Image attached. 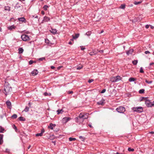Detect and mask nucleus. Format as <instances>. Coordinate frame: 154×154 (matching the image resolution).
Segmentation results:
<instances>
[{
  "label": "nucleus",
  "instance_id": "nucleus-12",
  "mask_svg": "<svg viewBox=\"0 0 154 154\" xmlns=\"http://www.w3.org/2000/svg\"><path fill=\"white\" fill-rule=\"evenodd\" d=\"M38 73V71L37 69H34L31 72V74L33 76L36 75Z\"/></svg>",
  "mask_w": 154,
  "mask_h": 154
},
{
  "label": "nucleus",
  "instance_id": "nucleus-6",
  "mask_svg": "<svg viewBox=\"0 0 154 154\" xmlns=\"http://www.w3.org/2000/svg\"><path fill=\"white\" fill-rule=\"evenodd\" d=\"M153 102L154 103V101ZM145 103L147 107L154 106V103H151L149 100L145 101Z\"/></svg>",
  "mask_w": 154,
  "mask_h": 154
},
{
  "label": "nucleus",
  "instance_id": "nucleus-31",
  "mask_svg": "<svg viewBox=\"0 0 154 154\" xmlns=\"http://www.w3.org/2000/svg\"><path fill=\"white\" fill-rule=\"evenodd\" d=\"M138 63V60H133L132 61V63L134 65H136Z\"/></svg>",
  "mask_w": 154,
  "mask_h": 154
},
{
  "label": "nucleus",
  "instance_id": "nucleus-51",
  "mask_svg": "<svg viewBox=\"0 0 154 154\" xmlns=\"http://www.w3.org/2000/svg\"><path fill=\"white\" fill-rule=\"evenodd\" d=\"M81 49L82 50H84L85 49V48L84 47H83L82 46H80Z\"/></svg>",
  "mask_w": 154,
  "mask_h": 154
},
{
  "label": "nucleus",
  "instance_id": "nucleus-59",
  "mask_svg": "<svg viewBox=\"0 0 154 154\" xmlns=\"http://www.w3.org/2000/svg\"><path fill=\"white\" fill-rule=\"evenodd\" d=\"M41 13L42 14L44 15L45 14V12L44 11H41Z\"/></svg>",
  "mask_w": 154,
  "mask_h": 154
},
{
  "label": "nucleus",
  "instance_id": "nucleus-44",
  "mask_svg": "<svg viewBox=\"0 0 154 154\" xmlns=\"http://www.w3.org/2000/svg\"><path fill=\"white\" fill-rule=\"evenodd\" d=\"M145 82L146 83L148 84H151L152 82V81H148L147 80H145Z\"/></svg>",
  "mask_w": 154,
  "mask_h": 154
},
{
  "label": "nucleus",
  "instance_id": "nucleus-64",
  "mask_svg": "<svg viewBox=\"0 0 154 154\" xmlns=\"http://www.w3.org/2000/svg\"><path fill=\"white\" fill-rule=\"evenodd\" d=\"M68 44H69V45H72V42H71V41H70V42H69Z\"/></svg>",
  "mask_w": 154,
  "mask_h": 154
},
{
  "label": "nucleus",
  "instance_id": "nucleus-16",
  "mask_svg": "<svg viewBox=\"0 0 154 154\" xmlns=\"http://www.w3.org/2000/svg\"><path fill=\"white\" fill-rule=\"evenodd\" d=\"M16 27L14 26V25L12 26H10L8 27V29L10 30H12L13 29H15Z\"/></svg>",
  "mask_w": 154,
  "mask_h": 154
},
{
  "label": "nucleus",
  "instance_id": "nucleus-45",
  "mask_svg": "<svg viewBox=\"0 0 154 154\" xmlns=\"http://www.w3.org/2000/svg\"><path fill=\"white\" fill-rule=\"evenodd\" d=\"M45 59V57H42L38 59V61H42L43 60Z\"/></svg>",
  "mask_w": 154,
  "mask_h": 154
},
{
  "label": "nucleus",
  "instance_id": "nucleus-11",
  "mask_svg": "<svg viewBox=\"0 0 154 154\" xmlns=\"http://www.w3.org/2000/svg\"><path fill=\"white\" fill-rule=\"evenodd\" d=\"M18 19L20 21H21L24 23H26V20L24 17L19 18H18Z\"/></svg>",
  "mask_w": 154,
  "mask_h": 154
},
{
  "label": "nucleus",
  "instance_id": "nucleus-27",
  "mask_svg": "<svg viewBox=\"0 0 154 154\" xmlns=\"http://www.w3.org/2000/svg\"><path fill=\"white\" fill-rule=\"evenodd\" d=\"M18 119L20 121H25L26 120L25 118L22 116L19 117Z\"/></svg>",
  "mask_w": 154,
  "mask_h": 154
},
{
  "label": "nucleus",
  "instance_id": "nucleus-49",
  "mask_svg": "<svg viewBox=\"0 0 154 154\" xmlns=\"http://www.w3.org/2000/svg\"><path fill=\"white\" fill-rule=\"evenodd\" d=\"M106 91V89H103L101 92V93H103Z\"/></svg>",
  "mask_w": 154,
  "mask_h": 154
},
{
  "label": "nucleus",
  "instance_id": "nucleus-55",
  "mask_svg": "<svg viewBox=\"0 0 154 154\" xmlns=\"http://www.w3.org/2000/svg\"><path fill=\"white\" fill-rule=\"evenodd\" d=\"M73 93V92L72 91H69L68 92V94H72V93Z\"/></svg>",
  "mask_w": 154,
  "mask_h": 154
},
{
  "label": "nucleus",
  "instance_id": "nucleus-47",
  "mask_svg": "<svg viewBox=\"0 0 154 154\" xmlns=\"http://www.w3.org/2000/svg\"><path fill=\"white\" fill-rule=\"evenodd\" d=\"M33 63V60H30L29 62V65H31Z\"/></svg>",
  "mask_w": 154,
  "mask_h": 154
},
{
  "label": "nucleus",
  "instance_id": "nucleus-40",
  "mask_svg": "<svg viewBox=\"0 0 154 154\" xmlns=\"http://www.w3.org/2000/svg\"><path fill=\"white\" fill-rule=\"evenodd\" d=\"M91 31H89L86 32V33H85V35H87L89 36L91 35Z\"/></svg>",
  "mask_w": 154,
  "mask_h": 154
},
{
  "label": "nucleus",
  "instance_id": "nucleus-13",
  "mask_svg": "<svg viewBox=\"0 0 154 154\" xmlns=\"http://www.w3.org/2000/svg\"><path fill=\"white\" fill-rule=\"evenodd\" d=\"M55 124L51 123L48 126V128L52 130L53 129V127H55Z\"/></svg>",
  "mask_w": 154,
  "mask_h": 154
},
{
  "label": "nucleus",
  "instance_id": "nucleus-39",
  "mask_svg": "<svg viewBox=\"0 0 154 154\" xmlns=\"http://www.w3.org/2000/svg\"><path fill=\"white\" fill-rule=\"evenodd\" d=\"M128 150L129 152H133L134 149L133 148L132 149L131 148L129 147L128 149Z\"/></svg>",
  "mask_w": 154,
  "mask_h": 154
},
{
  "label": "nucleus",
  "instance_id": "nucleus-10",
  "mask_svg": "<svg viewBox=\"0 0 154 154\" xmlns=\"http://www.w3.org/2000/svg\"><path fill=\"white\" fill-rule=\"evenodd\" d=\"M75 121L76 122H81L82 121V119L81 118L79 117V115L78 116H77L75 118Z\"/></svg>",
  "mask_w": 154,
  "mask_h": 154
},
{
  "label": "nucleus",
  "instance_id": "nucleus-20",
  "mask_svg": "<svg viewBox=\"0 0 154 154\" xmlns=\"http://www.w3.org/2000/svg\"><path fill=\"white\" fill-rule=\"evenodd\" d=\"M18 53L19 54H21L23 53V49L22 48H20L18 49Z\"/></svg>",
  "mask_w": 154,
  "mask_h": 154
},
{
  "label": "nucleus",
  "instance_id": "nucleus-53",
  "mask_svg": "<svg viewBox=\"0 0 154 154\" xmlns=\"http://www.w3.org/2000/svg\"><path fill=\"white\" fill-rule=\"evenodd\" d=\"M144 53L146 54H150V52L149 51H145Z\"/></svg>",
  "mask_w": 154,
  "mask_h": 154
},
{
  "label": "nucleus",
  "instance_id": "nucleus-46",
  "mask_svg": "<svg viewBox=\"0 0 154 154\" xmlns=\"http://www.w3.org/2000/svg\"><path fill=\"white\" fill-rule=\"evenodd\" d=\"M89 54L91 56H92L95 54V53L94 52H91Z\"/></svg>",
  "mask_w": 154,
  "mask_h": 154
},
{
  "label": "nucleus",
  "instance_id": "nucleus-37",
  "mask_svg": "<svg viewBox=\"0 0 154 154\" xmlns=\"http://www.w3.org/2000/svg\"><path fill=\"white\" fill-rule=\"evenodd\" d=\"M69 140L70 141H75L76 140V139L75 138L70 137L69 138Z\"/></svg>",
  "mask_w": 154,
  "mask_h": 154
},
{
  "label": "nucleus",
  "instance_id": "nucleus-42",
  "mask_svg": "<svg viewBox=\"0 0 154 154\" xmlns=\"http://www.w3.org/2000/svg\"><path fill=\"white\" fill-rule=\"evenodd\" d=\"M43 135V134H42V133H37L36 134L35 136L37 137L38 136H42Z\"/></svg>",
  "mask_w": 154,
  "mask_h": 154
},
{
  "label": "nucleus",
  "instance_id": "nucleus-43",
  "mask_svg": "<svg viewBox=\"0 0 154 154\" xmlns=\"http://www.w3.org/2000/svg\"><path fill=\"white\" fill-rule=\"evenodd\" d=\"M140 72L141 73H144V71L143 70V68L142 67L140 68Z\"/></svg>",
  "mask_w": 154,
  "mask_h": 154
},
{
  "label": "nucleus",
  "instance_id": "nucleus-18",
  "mask_svg": "<svg viewBox=\"0 0 154 154\" xmlns=\"http://www.w3.org/2000/svg\"><path fill=\"white\" fill-rule=\"evenodd\" d=\"M133 51V49H131L129 50L128 51L126 52V54L128 55H129L130 54H131Z\"/></svg>",
  "mask_w": 154,
  "mask_h": 154
},
{
  "label": "nucleus",
  "instance_id": "nucleus-57",
  "mask_svg": "<svg viewBox=\"0 0 154 154\" xmlns=\"http://www.w3.org/2000/svg\"><path fill=\"white\" fill-rule=\"evenodd\" d=\"M44 95L45 96H48V93H47V92H45L44 93Z\"/></svg>",
  "mask_w": 154,
  "mask_h": 154
},
{
  "label": "nucleus",
  "instance_id": "nucleus-41",
  "mask_svg": "<svg viewBox=\"0 0 154 154\" xmlns=\"http://www.w3.org/2000/svg\"><path fill=\"white\" fill-rule=\"evenodd\" d=\"M141 99L140 100V101H143V100H145L146 101V100H147V97H141Z\"/></svg>",
  "mask_w": 154,
  "mask_h": 154
},
{
  "label": "nucleus",
  "instance_id": "nucleus-61",
  "mask_svg": "<svg viewBox=\"0 0 154 154\" xmlns=\"http://www.w3.org/2000/svg\"><path fill=\"white\" fill-rule=\"evenodd\" d=\"M149 133H150V134H154V131H151L149 132Z\"/></svg>",
  "mask_w": 154,
  "mask_h": 154
},
{
  "label": "nucleus",
  "instance_id": "nucleus-60",
  "mask_svg": "<svg viewBox=\"0 0 154 154\" xmlns=\"http://www.w3.org/2000/svg\"><path fill=\"white\" fill-rule=\"evenodd\" d=\"M51 69H54L55 68V67L54 66H51Z\"/></svg>",
  "mask_w": 154,
  "mask_h": 154
},
{
  "label": "nucleus",
  "instance_id": "nucleus-62",
  "mask_svg": "<svg viewBox=\"0 0 154 154\" xmlns=\"http://www.w3.org/2000/svg\"><path fill=\"white\" fill-rule=\"evenodd\" d=\"M154 65V63H150V64H149V65L150 66H151V65Z\"/></svg>",
  "mask_w": 154,
  "mask_h": 154
},
{
  "label": "nucleus",
  "instance_id": "nucleus-63",
  "mask_svg": "<svg viewBox=\"0 0 154 154\" xmlns=\"http://www.w3.org/2000/svg\"><path fill=\"white\" fill-rule=\"evenodd\" d=\"M89 127L91 128H93V127L90 124H89L88 125Z\"/></svg>",
  "mask_w": 154,
  "mask_h": 154
},
{
  "label": "nucleus",
  "instance_id": "nucleus-48",
  "mask_svg": "<svg viewBox=\"0 0 154 154\" xmlns=\"http://www.w3.org/2000/svg\"><path fill=\"white\" fill-rule=\"evenodd\" d=\"M13 128L15 130V131L17 130V127L14 124L13 125Z\"/></svg>",
  "mask_w": 154,
  "mask_h": 154
},
{
  "label": "nucleus",
  "instance_id": "nucleus-4",
  "mask_svg": "<svg viewBox=\"0 0 154 154\" xmlns=\"http://www.w3.org/2000/svg\"><path fill=\"white\" fill-rule=\"evenodd\" d=\"M79 117L81 118L82 119V121L83 122L84 119H87L88 118V116L87 114H83L82 113H81L79 114Z\"/></svg>",
  "mask_w": 154,
  "mask_h": 154
},
{
  "label": "nucleus",
  "instance_id": "nucleus-1",
  "mask_svg": "<svg viewBox=\"0 0 154 154\" xmlns=\"http://www.w3.org/2000/svg\"><path fill=\"white\" fill-rule=\"evenodd\" d=\"M12 89L10 85V84L8 82H5L4 85V88L3 90V92L6 96L7 95L10 94Z\"/></svg>",
  "mask_w": 154,
  "mask_h": 154
},
{
  "label": "nucleus",
  "instance_id": "nucleus-23",
  "mask_svg": "<svg viewBox=\"0 0 154 154\" xmlns=\"http://www.w3.org/2000/svg\"><path fill=\"white\" fill-rule=\"evenodd\" d=\"M57 114H59L60 113H62L63 112V109H59L57 111Z\"/></svg>",
  "mask_w": 154,
  "mask_h": 154
},
{
  "label": "nucleus",
  "instance_id": "nucleus-9",
  "mask_svg": "<svg viewBox=\"0 0 154 154\" xmlns=\"http://www.w3.org/2000/svg\"><path fill=\"white\" fill-rule=\"evenodd\" d=\"M6 104L7 107L9 109H11V102L9 101L8 100L6 102Z\"/></svg>",
  "mask_w": 154,
  "mask_h": 154
},
{
  "label": "nucleus",
  "instance_id": "nucleus-35",
  "mask_svg": "<svg viewBox=\"0 0 154 154\" xmlns=\"http://www.w3.org/2000/svg\"><path fill=\"white\" fill-rule=\"evenodd\" d=\"M83 68V66L82 65H80L79 66H77V69L78 70H79Z\"/></svg>",
  "mask_w": 154,
  "mask_h": 154
},
{
  "label": "nucleus",
  "instance_id": "nucleus-19",
  "mask_svg": "<svg viewBox=\"0 0 154 154\" xmlns=\"http://www.w3.org/2000/svg\"><path fill=\"white\" fill-rule=\"evenodd\" d=\"M79 34L77 33V34H75V35H72V37L73 39H76L77 38H78L79 37Z\"/></svg>",
  "mask_w": 154,
  "mask_h": 154
},
{
  "label": "nucleus",
  "instance_id": "nucleus-38",
  "mask_svg": "<svg viewBox=\"0 0 154 154\" xmlns=\"http://www.w3.org/2000/svg\"><path fill=\"white\" fill-rule=\"evenodd\" d=\"M17 117V114H14L11 116V118L14 119H15Z\"/></svg>",
  "mask_w": 154,
  "mask_h": 154
},
{
  "label": "nucleus",
  "instance_id": "nucleus-5",
  "mask_svg": "<svg viewBox=\"0 0 154 154\" xmlns=\"http://www.w3.org/2000/svg\"><path fill=\"white\" fill-rule=\"evenodd\" d=\"M21 38L24 41H26L30 40L29 37L27 35L23 34L21 36Z\"/></svg>",
  "mask_w": 154,
  "mask_h": 154
},
{
  "label": "nucleus",
  "instance_id": "nucleus-24",
  "mask_svg": "<svg viewBox=\"0 0 154 154\" xmlns=\"http://www.w3.org/2000/svg\"><path fill=\"white\" fill-rule=\"evenodd\" d=\"M20 7V6L18 3H17L16 5L14 6V8L15 9H18Z\"/></svg>",
  "mask_w": 154,
  "mask_h": 154
},
{
  "label": "nucleus",
  "instance_id": "nucleus-17",
  "mask_svg": "<svg viewBox=\"0 0 154 154\" xmlns=\"http://www.w3.org/2000/svg\"><path fill=\"white\" fill-rule=\"evenodd\" d=\"M50 32L53 33L54 34H56L57 31V30L56 29H51V30H50Z\"/></svg>",
  "mask_w": 154,
  "mask_h": 154
},
{
  "label": "nucleus",
  "instance_id": "nucleus-30",
  "mask_svg": "<svg viewBox=\"0 0 154 154\" xmlns=\"http://www.w3.org/2000/svg\"><path fill=\"white\" fill-rule=\"evenodd\" d=\"M145 90L144 89H140L139 91V93L140 94H144V93Z\"/></svg>",
  "mask_w": 154,
  "mask_h": 154
},
{
  "label": "nucleus",
  "instance_id": "nucleus-36",
  "mask_svg": "<svg viewBox=\"0 0 154 154\" xmlns=\"http://www.w3.org/2000/svg\"><path fill=\"white\" fill-rule=\"evenodd\" d=\"M142 2H136L135 1L134 2V4L135 5H138V4H140Z\"/></svg>",
  "mask_w": 154,
  "mask_h": 154
},
{
  "label": "nucleus",
  "instance_id": "nucleus-3",
  "mask_svg": "<svg viewBox=\"0 0 154 154\" xmlns=\"http://www.w3.org/2000/svg\"><path fill=\"white\" fill-rule=\"evenodd\" d=\"M116 110L120 113H123L125 111V108L122 106H119L116 109Z\"/></svg>",
  "mask_w": 154,
  "mask_h": 154
},
{
  "label": "nucleus",
  "instance_id": "nucleus-2",
  "mask_svg": "<svg viewBox=\"0 0 154 154\" xmlns=\"http://www.w3.org/2000/svg\"><path fill=\"white\" fill-rule=\"evenodd\" d=\"M132 109L134 112L138 113L142 112L143 111V108L141 106L133 107L132 108Z\"/></svg>",
  "mask_w": 154,
  "mask_h": 154
},
{
  "label": "nucleus",
  "instance_id": "nucleus-25",
  "mask_svg": "<svg viewBox=\"0 0 154 154\" xmlns=\"http://www.w3.org/2000/svg\"><path fill=\"white\" fill-rule=\"evenodd\" d=\"M125 7V4H122L121 5L119 8L123 9H124Z\"/></svg>",
  "mask_w": 154,
  "mask_h": 154
},
{
  "label": "nucleus",
  "instance_id": "nucleus-28",
  "mask_svg": "<svg viewBox=\"0 0 154 154\" xmlns=\"http://www.w3.org/2000/svg\"><path fill=\"white\" fill-rule=\"evenodd\" d=\"M79 138L81 140L83 141H84L85 140V138L82 136H80L79 137Z\"/></svg>",
  "mask_w": 154,
  "mask_h": 154
},
{
  "label": "nucleus",
  "instance_id": "nucleus-14",
  "mask_svg": "<svg viewBox=\"0 0 154 154\" xmlns=\"http://www.w3.org/2000/svg\"><path fill=\"white\" fill-rule=\"evenodd\" d=\"M50 18L48 17L47 16H45L43 18V21H45V22H48L50 20Z\"/></svg>",
  "mask_w": 154,
  "mask_h": 154
},
{
  "label": "nucleus",
  "instance_id": "nucleus-22",
  "mask_svg": "<svg viewBox=\"0 0 154 154\" xmlns=\"http://www.w3.org/2000/svg\"><path fill=\"white\" fill-rule=\"evenodd\" d=\"M128 80L130 82H133L136 80V79L134 78L131 77Z\"/></svg>",
  "mask_w": 154,
  "mask_h": 154
},
{
  "label": "nucleus",
  "instance_id": "nucleus-29",
  "mask_svg": "<svg viewBox=\"0 0 154 154\" xmlns=\"http://www.w3.org/2000/svg\"><path fill=\"white\" fill-rule=\"evenodd\" d=\"M116 79V76L113 77L111 78V80L112 82H117V81H115Z\"/></svg>",
  "mask_w": 154,
  "mask_h": 154
},
{
  "label": "nucleus",
  "instance_id": "nucleus-50",
  "mask_svg": "<svg viewBox=\"0 0 154 154\" xmlns=\"http://www.w3.org/2000/svg\"><path fill=\"white\" fill-rule=\"evenodd\" d=\"M93 81H94L93 79H89V80H88V82L89 83H91V82H93Z\"/></svg>",
  "mask_w": 154,
  "mask_h": 154
},
{
  "label": "nucleus",
  "instance_id": "nucleus-7",
  "mask_svg": "<svg viewBox=\"0 0 154 154\" xmlns=\"http://www.w3.org/2000/svg\"><path fill=\"white\" fill-rule=\"evenodd\" d=\"M71 118L69 117H65L63 118L62 119V122L63 124L66 123L68 121L71 120Z\"/></svg>",
  "mask_w": 154,
  "mask_h": 154
},
{
  "label": "nucleus",
  "instance_id": "nucleus-15",
  "mask_svg": "<svg viewBox=\"0 0 154 154\" xmlns=\"http://www.w3.org/2000/svg\"><path fill=\"white\" fill-rule=\"evenodd\" d=\"M3 135L0 134V144H2L3 143Z\"/></svg>",
  "mask_w": 154,
  "mask_h": 154
},
{
  "label": "nucleus",
  "instance_id": "nucleus-8",
  "mask_svg": "<svg viewBox=\"0 0 154 154\" xmlns=\"http://www.w3.org/2000/svg\"><path fill=\"white\" fill-rule=\"evenodd\" d=\"M105 101V100L102 98L101 100L98 102L97 103V104L98 105H101L102 106H103L105 103L104 102Z\"/></svg>",
  "mask_w": 154,
  "mask_h": 154
},
{
  "label": "nucleus",
  "instance_id": "nucleus-26",
  "mask_svg": "<svg viewBox=\"0 0 154 154\" xmlns=\"http://www.w3.org/2000/svg\"><path fill=\"white\" fill-rule=\"evenodd\" d=\"M5 131V129L1 126H0V133H3V131Z\"/></svg>",
  "mask_w": 154,
  "mask_h": 154
},
{
  "label": "nucleus",
  "instance_id": "nucleus-54",
  "mask_svg": "<svg viewBox=\"0 0 154 154\" xmlns=\"http://www.w3.org/2000/svg\"><path fill=\"white\" fill-rule=\"evenodd\" d=\"M98 52H100V54H103V50H101L99 51Z\"/></svg>",
  "mask_w": 154,
  "mask_h": 154
},
{
  "label": "nucleus",
  "instance_id": "nucleus-34",
  "mask_svg": "<svg viewBox=\"0 0 154 154\" xmlns=\"http://www.w3.org/2000/svg\"><path fill=\"white\" fill-rule=\"evenodd\" d=\"M29 107H28V106H26L25 109L23 110V111L25 112H27L29 111Z\"/></svg>",
  "mask_w": 154,
  "mask_h": 154
},
{
  "label": "nucleus",
  "instance_id": "nucleus-56",
  "mask_svg": "<svg viewBox=\"0 0 154 154\" xmlns=\"http://www.w3.org/2000/svg\"><path fill=\"white\" fill-rule=\"evenodd\" d=\"M149 27V25H146L145 26V27L146 29H148Z\"/></svg>",
  "mask_w": 154,
  "mask_h": 154
},
{
  "label": "nucleus",
  "instance_id": "nucleus-52",
  "mask_svg": "<svg viewBox=\"0 0 154 154\" xmlns=\"http://www.w3.org/2000/svg\"><path fill=\"white\" fill-rule=\"evenodd\" d=\"M45 132V130L44 128H42V130H41V133H42V134H43V133Z\"/></svg>",
  "mask_w": 154,
  "mask_h": 154
},
{
  "label": "nucleus",
  "instance_id": "nucleus-58",
  "mask_svg": "<svg viewBox=\"0 0 154 154\" xmlns=\"http://www.w3.org/2000/svg\"><path fill=\"white\" fill-rule=\"evenodd\" d=\"M49 41V40L47 39V40H45V42L47 44H48V42Z\"/></svg>",
  "mask_w": 154,
  "mask_h": 154
},
{
  "label": "nucleus",
  "instance_id": "nucleus-21",
  "mask_svg": "<svg viewBox=\"0 0 154 154\" xmlns=\"http://www.w3.org/2000/svg\"><path fill=\"white\" fill-rule=\"evenodd\" d=\"M122 78L119 75L116 76V79L115 81L118 82Z\"/></svg>",
  "mask_w": 154,
  "mask_h": 154
},
{
  "label": "nucleus",
  "instance_id": "nucleus-33",
  "mask_svg": "<svg viewBox=\"0 0 154 154\" xmlns=\"http://www.w3.org/2000/svg\"><path fill=\"white\" fill-rule=\"evenodd\" d=\"M10 7L8 6L5 7V9L6 11H10Z\"/></svg>",
  "mask_w": 154,
  "mask_h": 154
},
{
  "label": "nucleus",
  "instance_id": "nucleus-32",
  "mask_svg": "<svg viewBox=\"0 0 154 154\" xmlns=\"http://www.w3.org/2000/svg\"><path fill=\"white\" fill-rule=\"evenodd\" d=\"M49 6H48L47 5H45L43 7V8L45 11H47V8H48Z\"/></svg>",
  "mask_w": 154,
  "mask_h": 154
}]
</instances>
